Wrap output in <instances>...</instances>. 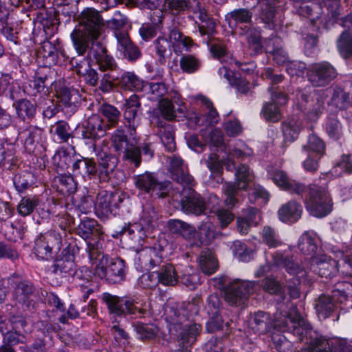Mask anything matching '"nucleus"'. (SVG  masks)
<instances>
[{"instance_id": "obj_24", "label": "nucleus", "mask_w": 352, "mask_h": 352, "mask_svg": "<svg viewBox=\"0 0 352 352\" xmlns=\"http://www.w3.org/2000/svg\"><path fill=\"white\" fill-rule=\"evenodd\" d=\"M270 176L274 183L282 189L300 197L303 196L306 186L296 180L290 179L285 171L275 169L270 173Z\"/></svg>"}, {"instance_id": "obj_37", "label": "nucleus", "mask_w": 352, "mask_h": 352, "mask_svg": "<svg viewBox=\"0 0 352 352\" xmlns=\"http://www.w3.org/2000/svg\"><path fill=\"white\" fill-rule=\"evenodd\" d=\"M250 327L255 333L258 335L267 333L272 327V319L269 314L258 311L250 320Z\"/></svg>"}, {"instance_id": "obj_3", "label": "nucleus", "mask_w": 352, "mask_h": 352, "mask_svg": "<svg viewBox=\"0 0 352 352\" xmlns=\"http://www.w3.org/2000/svg\"><path fill=\"white\" fill-rule=\"evenodd\" d=\"M278 325L283 331L292 333L298 342L308 344V352H312L322 339L295 309H292L282 321H280Z\"/></svg>"}, {"instance_id": "obj_30", "label": "nucleus", "mask_w": 352, "mask_h": 352, "mask_svg": "<svg viewBox=\"0 0 352 352\" xmlns=\"http://www.w3.org/2000/svg\"><path fill=\"white\" fill-rule=\"evenodd\" d=\"M302 207L296 201L292 200L283 204L278 211L279 219L285 223H294L302 216Z\"/></svg>"}, {"instance_id": "obj_39", "label": "nucleus", "mask_w": 352, "mask_h": 352, "mask_svg": "<svg viewBox=\"0 0 352 352\" xmlns=\"http://www.w3.org/2000/svg\"><path fill=\"white\" fill-rule=\"evenodd\" d=\"M118 83L126 90L134 91H143L145 81L140 79L133 72H124L119 78Z\"/></svg>"}, {"instance_id": "obj_42", "label": "nucleus", "mask_w": 352, "mask_h": 352, "mask_svg": "<svg viewBox=\"0 0 352 352\" xmlns=\"http://www.w3.org/2000/svg\"><path fill=\"white\" fill-rule=\"evenodd\" d=\"M10 14V11L9 8H8L3 3L0 1V22L3 25L1 32L8 40L16 43L18 32L8 24V19Z\"/></svg>"}, {"instance_id": "obj_59", "label": "nucleus", "mask_w": 352, "mask_h": 352, "mask_svg": "<svg viewBox=\"0 0 352 352\" xmlns=\"http://www.w3.org/2000/svg\"><path fill=\"white\" fill-rule=\"evenodd\" d=\"M197 17L205 24L199 25V31L201 35H212L215 30V23L210 19L204 8H202L197 13Z\"/></svg>"}, {"instance_id": "obj_63", "label": "nucleus", "mask_w": 352, "mask_h": 352, "mask_svg": "<svg viewBox=\"0 0 352 352\" xmlns=\"http://www.w3.org/2000/svg\"><path fill=\"white\" fill-rule=\"evenodd\" d=\"M200 243H208L215 236L214 226L210 221L202 222L198 227Z\"/></svg>"}, {"instance_id": "obj_4", "label": "nucleus", "mask_w": 352, "mask_h": 352, "mask_svg": "<svg viewBox=\"0 0 352 352\" xmlns=\"http://www.w3.org/2000/svg\"><path fill=\"white\" fill-rule=\"evenodd\" d=\"M7 281L12 289V300L14 306L24 311L35 310L38 290L34 283L17 273L11 274Z\"/></svg>"}, {"instance_id": "obj_60", "label": "nucleus", "mask_w": 352, "mask_h": 352, "mask_svg": "<svg viewBox=\"0 0 352 352\" xmlns=\"http://www.w3.org/2000/svg\"><path fill=\"white\" fill-rule=\"evenodd\" d=\"M201 104L205 108V116L208 124L213 125L219 122V113L214 108L212 102L204 96H199Z\"/></svg>"}, {"instance_id": "obj_41", "label": "nucleus", "mask_w": 352, "mask_h": 352, "mask_svg": "<svg viewBox=\"0 0 352 352\" xmlns=\"http://www.w3.org/2000/svg\"><path fill=\"white\" fill-rule=\"evenodd\" d=\"M209 203L212 206L210 210L216 213L221 227H227L234 219V214L227 209H219V199L215 195H210L208 197Z\"/></svg>"}, {"instance_id": "obj_45", "label": "nucleus", "mask_w": 352, "mask_h": 352, "mask_svg": "<svg viewBox=\"0 0 352 352\" xmlns=\"http://www.w3.org/2000/svg\"><path fill=\"white\" fill-rule=\"evenodd\" d=\"M278 0H263L260 3L261 6V19L269 29L274 28V19L275 16L274 4Z\"/></svg>"}, {"instance_id": "obj_29", "label": "nucleus", "mask_w": 352, "mask_h": 352, "mask_svg": "<svg viewBox=\"0 0 352 352\" xmlns=\"http://www.w3.org/2000/svg\"><path fill=\"white\" fill-rule=\"evenodd\" d=\"M169 170L172 179L183 186L192 184L193 177L188 173L187 168L184 166V161L180 157L173 155L170 158Z\"/></svg>"}, {"instance_id": "obj_11", "label": "nucleus", "mask_w": 352, "mask_h": 352, "mask_svg": "<svg viewBox=\"0 0 352 352\" xmlns=\"http://www.w3.org/2000/svg\"><path fill=\"white\" fill-rule=\"evenodd\" d=\"M82 28L75 29L72 33L81 32L89 43L90 38H100L103 29V19L98 10L92 8L85 9L79 17Z\"/></svg>"}, {"instance_id": "obj_13", "label": "nucleus", "mask_w": 352, "mask_h": 352, "mask_svg": "<svg viewBox=\"0 0 352 352\" xmlns=\"http://www.w3.org/2000/svg\"><path fill=\"white\" fill-rule=\"evenodd\" d=\"M134 184L138 189L151 197L164 198L168 195L169 183L160 181L153 173L145 172L135 176Z\"/></svg>"}, {"instance_id": "obj_64", "label": "nucleus", "mask_w": 352, "mask_h": 352, "mask_svg": "<svg viewBox=\"0 0 352 352\" xmlns=\"http://www.w3.org/2000/svg\"><path fill=\"white\" fill-rule=\"evenodd\" d=\"M338 47L340 54L345 58L352 56V36L344 31L338 41Z\"/></svg>"}, {"instance_id": "obj_25", "label": "nucleus", "mask_w": 352, "mask_h": 352, "mask_svg": "<svg viewBox=\"0 0 352 352\" xmlns=\"http://www.w3.org/2000/svg\"><path fill=\"white\" fill-rule=\"evenodd\" d=\"M273 263L279 267L285 268L286 271L297 277L296 281L300 282V278L306 275V271L304 267L300 265L298 262H295L292 257H290L285 252H276L272 255Z\"/></svg>"}, {"instance_id": "obj_50", "label": "nucleus", "mask_w": 352, "mask_h": 352, "mask_svg": "<svg viewBox=\"0 0 352 352\" xmlns=\"http://www.w3.org/2000/svg\"><path fill=\"white\" fill-rule=\"evenodd\" d=\"M58 97L65 107H71L72 110L74 111L76 108V103L79 101L80 94L76 89L63 87L58 92Z\"/></svg>"}, {"instance_id": "obj_49", "label": "nucleus", "mask_w": 352, "mask_h": 352, "mask_svg": "<svg viewBox=\"0 0 352 352\" xmlns=\"http://www.w3.org/2000/svg\"><path fill=\"white\" fill-rule=\"evenodd\" d=\"M100 111L102 115L107 119V127L110 129L118 124L120 119L121 113L113 105L104 103L100 107Z\"/></svg>"}, {"instance_id": "obj_48", "label": "nucleus", "mask_w": 352, "mask_h": 352, "mask_svg": "<svg viewBox=\"0 0 352 352\" xmlns=\"http://www.w3.org/2000/svg\"><path fill=\"white\" fill-rule=\"evenodd\" d=\"M157 126L160 128L159 133L162 144L168 151H174L176 148V144L173 126L170 124L164 126L162 122H159Z\"/></svg>"}, {"instance_id": "obj_43", "label": "nucleus", "mask_w": 352, "mask_h": 352, "mask_svg": "<svg viewBox=\"0 0 352 352\" xmlns=\"http://www.w3.org/2000/svg\"><path fill=\"white\" fill-rule=\"evenodd\" d=\"M352 292V285L346 281L338 282L333 285L329 297L337 305L345 302Z\"/></svg>"}, {"instance_id": "obj_34", "label": "nucleus", "mask_w": 352, "mask_h": 352, "mask_svg": "<svg viewBox=\"0 0 352 352\" xmlns=\"http://www.w3.org/2000/svg\"><path fill=\"white\" fill-rule=\"evenodd\" d=\"M315 309L318 316L325 319L336 312L340 306L337 305L329 295L322 294L316 299Z\"/></svg>"}, {"instance_id": "obj_47", "label": "nucleus", "mask_w": 352, "mask_h": 352, "mask_svg": "<svg viewBox=\"0 0 352 352\" xmlns=\"http://www.w3.org/2000/svg\"><path fill=\"white\" fill-rule=\"evenodd\" d=\"M261 242L269 248H277L283 245V241L276 230L269 226L263 227L261 232Z\"/></svg>"}, {"instance_id": "obj_55", "label": "nucleus", "mask_w": 352, "mask_h": 352, "mask_svg": "<svg viewBox=\"0 0 352 352\" xmlns=\"http://www.w3.org/2000/svg\"><path fill=\"white\" fill-rule=\"evenodd\" d=\"M38 204L39 199L37 196H25L20 201L17 206V211L21 216L26 217L34 212Z\"/></svg>"}, {"instance_id": "obj_44", "label": "nucleus", "mask_w": 352, "mask_h": 352, "mask_svg": "<svg viewBox=\"0 0 352 352\" xmlns=\"http://www.w3.org/2000/svg\"><path fill=\"white\" fill-rule=\"evenodd\" d=\"M36 181L35 175L28 170H23L16 174L13 178V183L16 190L19 192H24L32 187Z\"/></svg>"}, {"instance_id": "obj_9", "label": "nucleus", "mask_w": 352, "mask_h": 352, "mask_svg": "<svg viewBox=\"0 0 352 352\" xmlns=\"http://www.w3.org/2000/svg\"><path fill=\"white\" fill-rule=\"evenodd\" d=\"M62 246V236L56 230H51L39 234L34 240L33 248L35 254L45 260L52 258Z\"/></svg>"}, {"instance_id": "obj_58", "label": "nucleus", "mask_w": 352, "mask_h": 352, "mask_svg": "<svg viewBox=\"0 0 352 352\" xmlns=\"http://www.w3.org/2000/svg\"><path fill=\"white\" fill-rule=\"evenodd\" d=\"M168 91V86L164 82H145L143 92L150 94L153 98L164 97Z\"/></svg>"}, {"instance_id": "obj_20", "label": "nucleus", "mask_w": 352, "mask_h": 352, "mask_svg": "<svg viewBox=\"0 0 352 352\" xmlns=\"http://www.w3.org/2000/svg\"><path fill=\"white\" fill-rule=\"evenodd\" d=\"M124 118L129 129L130 138L135 140L136 129L140 124L141 102L136 94L131 95L125 100L124 104Z\"/></svg>"}, {"instance_id": "obj_33", "label": "nucleus", "mask_w": 352, "mask_h": 352, "mask_svg": "<svg viewBox=\"0 0 352 352\" xmlns=\"http://www.w3.org/2000/svg\"><path fill=\"white\" fill-rule=\"evenodd\" d=\"M58 45H55L48 41L43 42L38 51V56L43 59L44 67L50 68L52 65L58 63Z\"/></svg>"}, {"instance_id": "obj_27", "label": "nucleus", "mask_w": 352, "mask_h": 352, "mask_svg": "<svg viewBox=\"0 0 352 352\" xmlns=\"http://www.w3.org/2000/svg\"><path fill=\"white\" fill-rule=\"evenodd\" d=\"M336 269V261L322 254L311 258L309 270L321 277L330 278Z\"/></svg>"}, {"instance_id": "obj_15", "label": "nucleus", "mask_w": 352, "mask_h": 352, "mask_svg": "<svg viewBox=\"0 0 352 352\" xmlns=\"http://www.w3.org/2000/svg\"><path fill=\"white\" fill-rule=\"evenodd\" d=\"M190 186H184L182 192L180 207L182 212L188 214L199 216L205 213L211 203H206L200 194Z\"/></svg>"}, {"instance_id": "obj_62", "label": "nucleus", "mask_w": 352, "mask_h": 352, "mask_svg": "<svg viewBox=\"0 0 352 352\" xmlns=\"http://www.w3.org/2000/svg\"><path fill=\"white\" fill-rule=\"evenodd\" d=\"M169 42L176 43L177 45H182L188 48L192 44V41L190 38L185 36L179 28L177 26L173 25L169 28Z\"/></svg>"}, {"instance_id": "obj_53", "label": "nucleus", "mask_w": 352, "mask_h": 352, "mask_svg": "<svg viewBox=\"0 0 352 352\" xmlns=\"http://www.w3.org/2000/svg\"><path fill=\"white\" fill-rule=\"evenodd\" d=\"M298 246L302 254L316 256L318 249L316 239L309 233L306 232L300 237Z\"/></svg>"}, {"instance_id": "obj_56", "label": "nucleus", "mask_w": 352, "mask_h": 352, "mask_svg": "<svg viewBox=\"0 0 352 352\" xmlns=\"http://www.w3.org/2000/svg\"><path fill=\"white\" fill-rule=\"evenodd\" d=\"M199 265L202 272L206 274H213L217 268V260L209 250L201 252Z\"/></svg>"}, {"instance_id": "obj_1", "label": "nucleus", "mask_w": 352, "mask_h": 352, "mask_svg": "<svg viewBox=\"0 0 352 352\" xmlns=\"http://www.w3.org/2000/svg\"><path fill=\"white\" fill-rule=\"evenodd\" d=\"M100 248L101 244L97 240L90 241L87 244V252L95 274L111 283H120L125 276L124 261L121 258H114L107 267L108 257Z\"/></svg>"}, {"instance_id": "obj_46", "label": "nucleus", "mask_w": 352, "mask_h": 352, "mask_svg": "<svg viewBox=\"0 0 352 352\" xmlns=\"http://www.w3.org/2000/svg\"><path fill=\"white\" fill-rule=\"evenodd\" d=\"M58 190L63 195H70L76 192L77 183L71 175H59L54 179Z\"/></svg>"}, {"instance_id": "obj_21", "label": "nucleus", "mask_w": 352, "mask_h": 352, "mask_svg": "<svg viewBox=\"0 0 352 352\" xmlns=\"http://www.w3.org/2000/svg\"><path fill=\"white\" fill-rule=\"evenodd\" d=\"M269 91L272 92V102L263 104L261 113L266 120L276 122L282 118L279 105L287 103V96L283 91L275 90L274 88H269Z\"/></svg>"}, {"instance_id": "obj_19", "label": "nucleus", "mask_w": 352, "mask_h": 352, "mask_svg": "<svg viewBox=\"0 0 352 352\" xmlns=\"http://www.w3.org/2000/svg\"><path fill=\"white\" fill-rule=\"evenodd\" d=\"M43 132V129L34 125H30L19 132V139L23 142L26 152L35 155L42 154L45 150Z\"/></svg>"}, {"instance_id": "obj_28", "label": "nucleus", "mask_w": 352, "mask_h": 352, "mask_svg": "<svg viewBox=\"0 0 352 352\" xmlns=\"http://www.w3.org/2000/svg\"><path fill=\"white\" fill-rule=\"evenodd\" d=\"M200 299L193 298L191 301L184 302L181 305L170 308L169 318H180L182 320L190 321V318L197 316L199 311Z\"/></svg>"}, {"instance_id": "obj_6", "label": "nucleus", "mask_w": 352, "mask_h": 352, "mask_svg": "<svg viewBox=\"0 0 352 352\" xmlns=\"http://www.w3.org/2000/svg\"><path fill=\"white\" fill-rule=\"evenodd\" d=\"M301 197L305 199L307 210L314 217H324L332 210V199L324 186H306V190Z\"/></svg>"}, {"instance_id": "obj_61", "label": "nucleus", "mask_w": 352, "mask_h": 352, "mask_svg": "<svg viewBox=\"0 0 352 352\" xmlns=\"http://www.w3.org/2000/svg\"><path fill=\"white\" fill-rule=\"evenodd\" d=\"M52 132L56 135L59 143L67 142L72 138L71 128L67 122L60 120L57 122L52 129Z\"/></svg>"}, {"instance_id": "obj_31", "label": "nucleus", "mask_w": 352, "mask_h": 352, "mask_svg": "<svg viewBox=\"0 0 352 352\" xmlns=\"http://www.w3.org/2000/svg\"><path fill=\"white\" fill-rule=\"evenodd\" d=\"M236 31L239 36L245 37L249 47L252 49L254 54H258L261 52L262 49L261 32L257 28L248 25H243L239 26Z\"/></svg>"}, {"instance_id": "obj_23", "label": "nucleus", "mask_w": 352, "mask_h": 352, "mask_svg": "<svg viewBox=\"0 0 352 352\" xmlns=\"http://www.w3.org/2000/svg\"><path fill=\"white\" fill-rule=\"evenodd\" d=\"M121 201L119 193L102 190L98 193L94 208L98 214L108 216L114 212Z\"/></svg>"}, {"instance_id": "obj_17", "label": "nucleus", "mask_w": 352, "mask_h": 352, "mask_svg": "<svg viewBox=\"0 0 352 352\" xmlns=\"http://www.w3.org/2000/svg\"><path fill=\"white\" fill-rule=\"evenodd\" d=\"M71 38L78 54L69 59V64L78 75H81L85 74L87 69H89L91 67L89 58L84 56L89 49V43L85 40V38L81 32L72 33Z\"/></svg>"}, {"instance_id": "obj_22", "label": "nucleus", "mask_w": 352, "mask_h": 352, "mask_svg": "<svg viewBox=\"0 0 352 352\" xmlns=\"http://www.w3.org/2000/svg\"><path fill=\"white\" fill-rule=\"evenodd\" d=\"M91 148L96 153L97 156L98 168V175L100 182H106L110 179L112 173L118 164V159L112 154L108 153L103 150L97 148L96 145L91 143Z\"/></svg>"}, {"instance_id": "obj_8", "label": "nucleus", "mask_w": 352, "mask_h": 352, "mask_svg": "<svg viewBox=\"0 0 352 352\" xmlns=\"http://www.w3.org/2000/svg\"><path fill=\"white\" fill-rule=\"evenodd\" d=\"M251 180L249 168L244 164L239 166L235 171V182H226L222 188L224 204L228 208H232L239 203V191L246 190Z\"/></svg>"}, {"instance_id": "obj_14", "label": "nucleus", "mask_w": 352, "mask_h": 352, "mask_svg": "<svg viewBox=\"0 0 352 352\" xmlns=\"http://www.w3.org/2000/svg\"><path fill=\"white\" fill-rule=\"evenodd\" d=\"M337 76L336 69L327 61L312 63L307 69V80L314 87L327 86Z\"/></svg>"}, {"instance_id": "obj_35", "label": "nucleus", "mask_w": 352, "mask_h": 352, "mask_svg": "<svg viewBox=\"0 0 352 352\" xmlns=\"http://www.w3.org/2000/svg\"><path fill=\"white\" fill-rule=\"evenodd\" d=\"M76 233L82 237L84 240L87 241V245L90 241L97 240L99 235V230L97 228V223L96 221L90 219H83L80 221L76 228ZM87 248L86 249V250Z\"/></svg>"}, {"instance_id": "obj_38", "label": "nucleus", "mask_w": 352, "mask_h": 352, "mask_svg": "<svg viewBox=\"0 0 352 352\" xmlns=\"http://www.w3.org/2000/svg\"><path fill=\"white\" fill-rule=\"evenodd\" d=\"M74 256L72 254L59 256L52 265V272L56 274H71L75 270Z\"/></svg>"}, {"instance_id": "obj_40", "label": "nucleus", "mask_w": 352, "mask_h": 352, "mask_svg": "<svg viewBox=\"0 0 352 352\" xmlns=\"http://www.w3.org/2000/svg\"><path fill=\"white\" fill-rule=\"evenodd\" d=\"M73 172L83 177H91L97 173L98 169L96 162L91 158L82 157L74 162Z\"/></svg>"}, {"instance_id": "obj_10", "label": "nucleus", "mask_w": 352, "mask_h": 352, "mask_svg": "<svg viewBox=\"0 0 352 352\" xmlns=\"http://www.w3.org/2000/svg\"><path fill=\"white\" fill-rule=\"evenodd\" d=\"M201 326L196 322L182 320L180 318L172 317L170 319V331L177 338L179 346L187 348L193 344L199 336Z\"/></svg>"}, {"instance_id": "obj_5", "label": "nucleus", "mask_w": 352, "mask_h": 352, "mask_svg": "<svg viewBox=\"0 0 352 352\" xmlns=\"http://www.w3.org/2000/svg\"><path fill=\"white\" fill-rule=\"evenodd\" d=\"M128 140L122 129H117L111 135V140L115 150L123 153V158L134 164L135 167H139L141 162V153L151 159L153 156V150L150 144H144L142 146H136L138 139Z\"/></svg>"}, {"instance_id": "obj_57", "label": "nucleus", "mask_w": 352, "mask_h": 352, "mask_svg": "<svg viewBox=\"0 0 352 352\" xmlns=\"http://www.w3.org/2000/svg\"><path fill=\"white\" fill-rule=\"evenodd\" d=\"M300 128V122L294 118L288 119L283 122L282 131L285 139L287 141H294L297 138Z\"/></svg>"}, {"instance_id": "obj_16", "label": "nucleus", "mask_w": 352, "mask_h": 352, "mask_svg": "<svg viewBox=\"0 0 352 352\" xmlns=\"http://www.w3.org/2000/svg\"><path fill=\"white\" fill-rule=\"evenodd\" d=\"M254 282L234 280L230 283L225 290V300L231 305H243L250 295L254 292Z\"/></svg>"}, {"instance_id": "obj_7", "label": "nucleus", "mask_w": 352, "mask_h": 352, "mask_svg": "<svg viewBox=\"0 0 352 352\" xmlns=\"http://www.w3.org/2000/svg\"><path fill=\"white\" fill-rule=\"evenodd\" d=\"M102 301L106 304L110 314L114 316H122L129 314H139L144 313L143 309L144 302L138 298L124 296L119 297L105 292L102 294Z\"/></svg>"}, {"instance_id": "obj_18", "label": "nucleus", "mask_w": 352, "mask_h": 352, "mask_svg": "<svg viewBox=\"0 0 352 352\" xmlns=\"http://www.w3.org/2000/svg\"><path fill=\"white\" fill-rule=\"evenodd\" d=\"M99 38H90L89 40V49L87 56L90 60H94L99 66L100 71L116 70V61L107 52L104 43Z\"/></svg>"}, {"instance_id": "obj_12", "label": "nucleus", "mask_w": 352, "mask_h": 352, "mask_svg": "<svg viewBox=\"0 0 352 352\" xmlns=\"http://www.w3.org/2000/svg\"><path fill=\"white\" fill-rule=\"evenodd\" d=\"M54 72L50 68L41 67L35 74L33 80H30L28 86L25 87V91L30 96H34V101L42 104L47 96L48 85L53 83L52 75Z\"/></svg>"}, {"instance_id": "obj_2", "label": "nucleus", "mask_w": 352, "mask_h": 352, "mask_svg": "<svg viewBox=\"0 0 352 352\" xmlns=\"http://www.w3.org/2000/svg\"><path fill=\"white\" fill-rule=\"evenodd\" d=\"M138 259L142 267L146 270L158 269L155 273L158 283L164 286H175L179 281L174 266L164 261L161 255L154 248H146L138 253Z\"/></svg>"}, {"instance_id": "obj_32", "label": "nucleus", "mask_w": 352, "mask_h": 352, "mask_svg": "<svg viewBox=\"0 0 352 352\" xmlns=\"http://www.w3.org/2000/svg\"><path fill=\"white\" fill-rule=\"evenodd\" d=\"M167 228L169 232L186 239H190L196 234L195 228L179 219H170L167 222Z\"/></svg>"}, {"instance_id": "obj_52", "label": "nucleus", "mask_w": 352, "mask_h": 352, "mask_svg": "<svg viewBox=\"0 0 352 352\" xmlns=\"http://www.w3.org/2000/svg\"><path fill=\"white\" fill-rule=\"evenodd\" d=\"M252 12L246 8L235 9L226 15V19L229 21L230 26L234 22L236 24L247 25L252 21Z\"/></svg>"}, {"instance_id": "obj_26", "label": "nucleus", "mask_w": 352, "mask_h": 352, "mask_svg": "<svg viewBox=\"0 0 352 352\" xmlns=\"http://www.w3.org/2000/svg\"><path fill=\"white\" fill-rule=\"evenodd\" d=\"M108 128L100 116L93 114L89 116L83 125L82 135L84 139L94 141L96 139L103 137Z\"/></svg>"}, {"instance_id": "obj_51", "label": "nucleus", "mask_w": 352, "mask_h": 352, "mask_svg": "<svg viewBox=\"0 0 352 352\" xmlns=\"http://www.w3.org/2000/svg\"><path fill=\"white\" fill-rule=\"evenodd\" d=\"M157 61L163 65L172 55L170 43L164 37H158L153 43Z\"/></svg>"}, {"instance_id": "obj_36", "label": "nucleus", "mask_w": 352, "mask_h": 352, "mask_svg": "<svg viewBox=\"0 0 352 352\" xmlns=\"http://www.w3.org/2000/svg\"><path fill=\"white\" fill-rule=\"evenodd\" d=\"M329 104L339 110H346L352 114V97L349 93L345 92L341 88L333 90Z\"/></svg>"}, {"instance_id": "obj_54", "label": "nucleus", "mask_w": 352, "mask_h": 352, "mask_svg": "<svg viewBox=\"0 0 352 352\" xmlns=\"http://www.w3.org/2000/svg\"><path fill=\"white\" fill-rule=\"evenodd\" d=\"M15 109L17 116L23 120L32 119L36 112V106L27 99L19 100Z\"/></svg>"}]
</instances>
